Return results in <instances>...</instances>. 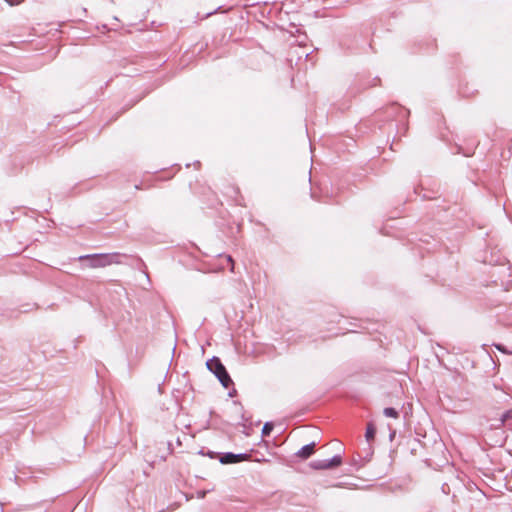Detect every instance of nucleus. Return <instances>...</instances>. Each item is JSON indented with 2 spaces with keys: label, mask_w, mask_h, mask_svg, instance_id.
Here are the masks:
<instances>
[{
  "label": "nucleus",
  "mask_w": 512,
  "mask_h": 512,
  "mask_svg": "<svg viewBox=\"0 0 512 512\" xmlns=\"http://www.w3.org/2000/svg\"><path fill=\"white\" fill-rule=\"evenodd\" d=\"M376 430L372 424H368L365 432V437L367 441H371L375 436Z\"/></svg>",
  "instance_id": "obj_9"
},
{
  "label": "nucleus",
  "mask_w": 512,
  "mask_h": 512,
  "mask_svg": "<svg viewBox=\"0 0 512 512\" xmlns=\"http://www.w3.org/2000/svg\"><path fill=\"white\" fill-rule=\"evenodd\" d=\"M480 491H481L484 495H488L486 491H483L482 489H480Z\"/></svg>",
  "instance_id": "obj_17"
},
{
  "label": "nucleus",
  "mask_w": 512,
  "mask_h": 512,
  "mask_svg": "<svg viewBox=\"0 0 512 512\" xmlns=\"http://www.w3.org/2000/svg\"><path fill=\"white\" fill-rule=\"evenodd\" d=\"M274 428V425L272 422H265L261 431V434L263 437L268 436Z\"/></svg>",
  "instance_id": "obj_8"
},
{
  "label": "nucleus",
  "mask_w": 512,
  "mask_h": 512,
  "mask_svg": "<svg viewBox=\"0 0 512 512\" xmlns=\"http://www.w3.org/2000/svg\"><path fill=\"white\" fill-rule=\"evenodd\" d=\"M495 484V487H493V489L495 490H500L502 487H505L506 489H511L512 488L509 486V484L511 482H500V481H497V482H493Z\"/></svg>",
  "instance_id": "obj_10"
},
{
  "label": "nucleus",
  "mask_w": 512,
  "mask_h": 512,
  "mask_svg": "<svg viewBox=\"0 0 512 512\" xmlns=\"http://www.w3.org/2000/svg\"><path fill=\"white\" fill-rule=\"evenodd\" d=\"M512 418V410H508L506 412H504L500 418V421L502 424H504L506 422L507 419H510Z\"/></svg>",
  "instance_id": "obj_11"
},
{
  "label": "nucleus",
  "mask_w": 512,
  "mask_h": 512,
  "mask_svg": "<svg viewBox=\"0 0 512 512\" xmlns=\"http://www.w3.org/2000/svg\"><path fill=\"white\" fill-rule=\"evenodd\" d=\"M364 465V460L363 458L357 454L356 456H353V458L351 459L350 461V466H351V469L350 471H357L359 470L362 466Z\"/></svg>",
  "instance_id": "obj_6"
},
{
  "label": "nucleus",
  "mask_w": 512,
  "mask_h": 512,
  "mask_svg": "<svg viewBox=\"0 0 512 512\" xmlns=\"http://www.w3.org/2000/svg\"><path fill=\"white\" fill-rule=\"evenodd\" d=\"M342 463L341 454H336L329 459H317L309 463L310 468L313 470H329L340 466Z\"/></svg>",
  "instance_id": "obj_3"
},
{
  "label": "nucleus",
  "mask_w": 512,
  "mask_h": 512,
  "mask_svg": "<svg viewBox=\"0 0 512 512\" xmlns=\"http://www.w3.org/2000/svg\"><path fill=\"white\" fill-rule=\"evenodd\" d=\"M214 13H215V11H214V12H208V13L206 14V16H210V15H212V14H214Z\"/></svg>",
  "instance_id": "obj_16"
},
{
  "label": "nucleus",
  "mask_w": 512,
  "mask_h": 512,
  "mask_svg": "<svg viewBox=\"0 0 512 512\" xmlns=\"http://www.w3.org/2000/svg\"><path fill=\"white\" fill-rule=\"evenodd\" d=\"M315 442H310L309 444L304 445L301 447L297 452L296 456L301 459H308L315 451Z\"/></svg>",
  "instance_id": "obj_5"
},
{
  "label": "nucleus",
  "mask_w": 512,
  "mask_h": 512,
  "mask_svg": "<svg viewBox=\"0 0 512 512\" xmlns=\"http://www.w3.org/2000/svg\"><path fill=\"white\" fill-rule=\"evenodd\" d=\"M251 454L248 453H232V452H226L222 453L220 455L219 461L222 464H233V463H239L244 460H248L250 458Z\"/></svg>",
  "instance_id": "obj_4"
},
{
  "label": "nucleus",
  "mask_w": 512,
  "mask_h": 512,
  "mask_svg": "<svg viewBox=\"0 0 512 512\" xmlns=\"http://www.w3.org/2000/svg\"><path fill=\"white\" fill-rule=\"evenodd\" d=\"M206 491H199L198 492V498H203L205 496Z\"/></svg>",
  "instance_id": "obj_15"
},
{
  "label": "nucleus",
  "mask_w": 512,
  "mask_h": 512,
  "mask_svg": "<svg viewBox=\"0 0 512 512\" xmlns=\"http://www.w3.org/2000/svg\"><path fill=\"white\" fill-rule=\"evenodd\" d=\"M206 366L208 370L217 377L223 387L228 388L233 383L225 366L222 364L218 357H212L209 359L206 362Z\"/></svg>",
  "instance_id": "obj_2"
},
{
  "label": "nucleus",
  "mask_w": 512,
  "mask_h": 512,
  "mask_svg": "<svg viewBox=\"0 0 512 512\" xmlns=\"http://www.w3.org/2000/svg\"><path fill=\"white\" fill-rule=\"evenodd\" d=\"M226 260L230 264V271L233 272L234 271V260H233V258L230 255H227L226 256Z\"/></svg>",
  "instance_id": "obj_13"
},
{
  "label": "nucleus",
  "mask_w": 512,
  "mask_h": 512,
  "mask_svg": "<svg viewBox=\"0 0 512 512\" xmlns=\"http://www.w3.org/2000/svg\"><path fill=\"white\" fill-rule=\"evenodd\" d=\"M9 5L14 6L20 4L23 0H5Z\"/></svg>",
  "instance_id": "obj_14"
},
{
  "label": "nucleus",
  "mask_w": 512,
  "mask_h": 512,
  "mask_svg": "<svg viewBox=\"0 0 512 512\" xmlns=\"http://www.w3.org/2000/svg\"><path fill=\"white\" fill-rule=\"evenodd\" d=\"M383 414L386 417L395 418V419L399 417L398 411L395 408H393V407H386V408H384Z\"/></svg>",
  "instance_id": "obj_7"
},
{
  "label": "nucleus",
  "mask_w": 512,
  "mask_h": 512,
  "mask_svg": "<svg viewBox=\"0 0 512 512\" xmlns=\"http://www.w3.org/2000/svg\"><path fill=\"white\" fill-rule=\"evenodd\" d=\"M496 348H497L498 350H502V349H501V347H500V345H496Z\"/></svg>",
  "instance_id": "obj_18"
},
{
  "label": "nucleus",
  "mask_w": 512,
  "mask_h": 512,
  "mask_svg": "<svg viewBox=\"0 0 512 512\" xmlns=\"http://www.w3.org/2000/svg\"><path fill=\"white\" fill-rule=\"evenodd\" d=\"M199 453H200V454H202V455H207V456H208V457H210V458H215V457H216V455H217V453H215V452H213V451H210V450L205 451V449H204V448H202V449L199 451Z\"/></svg>",
  "instance_id": "obj_12"
},
{
  "label": "nucleus",
  "mask_w": 512,
  "mask_h": 512,
  "mask_svg": "<svg viewBox=\"0 0 512 512\" xmlns=\"http://www.w3.org/2000/svg\"><path fill=\"white\" fill-rule=\"evenodd\" d=\"M121 254L118 252L114 253H97L91 255H82L79 260H87L88 266L91 268L106 267L111 264H120Z\"/></svg>",
  "instance_id": "obj_1"
}]
</instances>
